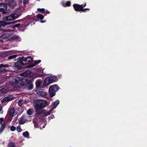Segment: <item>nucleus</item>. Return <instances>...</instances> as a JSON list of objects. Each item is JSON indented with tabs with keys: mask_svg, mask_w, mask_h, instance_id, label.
I'll return each instance as SVG.
<instances>
[{
	"mask_svg": "<svg viewBox=\"0 0 147 147\" xmlns=\"http://www.w3.org/2000/svg\"><path fill=\"white\" fill-rule=\"evenodd\" d=\"M32 60V59L30 57H23L20 59L18 61L16 62L13 68L15 71L20 70L23 67L24 64L28 63Z\"/></svg>",
	"mask_w": 147,
	"mask_h": 147,
	"instance_id": "f257e3e1",
	"label": "nucleus"
},
{
	"mask_svg": "<svg viewBox=\"0 0 147 147\" xmlns=\"http://www.w3.org/2000/svg\"><path fill=\"white\" fill-rule=\"evenodd\" d=\"M49 104V102H47L44 100H38L35 105L34 107L36 112L38 114H40L42 112V109Z\"/></svg>",
	"mask_w": 147,
	"mask_h": 147,
	"instance_id": "f03ea898",
	"label": "nucleus"
},
{
	"mask_svg": "<svg viewBox=\"0 0 147 147\" xmlns=\"http://www.w3.org/2000/svg\"><path fill=\"white\" fill-rule=\"evenodd\" d=\"M17 9L18 11V14L14 13L11 14L8 16L5 17L4 18L5 20L11 21L15 20L20 16L22 12L24 10V7L22 5L20 6L19 8H17Z\"/></svg>",
	"mask_w": 147,
	"mask_h": 147,
	"instance_id": "7ed1b4c3",
	"label": "nucleus"
},
{
	"mask_svg": "<svg viewBox=\"0 0 147 147\" xmlns=\"http://www.w3.org/2000/svg\"><path fill=\"white\" fill-rule=\"evenodd\" d=\"M10 84L14 87H19L20 85H24V80L22 77L18 78L12 79L9 82Z\"/></svg>",
	"mask_w": 147,
	"mask_h": 147,
	"instance_id": "20e7f679",
	"label": "nucleus"
},
{
	"mask_svg": "<svg viewBox=\"0 0 147 147\" xmlns=\"http://www.w3.org/2000/svg\"><path fill=\"white\" fill-rule=\"evenodd\" d=\"M43 70L40 69L38 70L36 73V74L35 75L33 73H32L30 70H28L24 72L22 74L24 76L29 77H31L32 78H34L36 77H41L43 75Z\"/></svg>",
	"mask_w": 147,
	"mask_h": 147,
	"instance_id": "39448f33",
	"label": "nucleus"
},
{
	"mask_svg": "<svg viewBox=\"0 0 147 147\" xmlns=\"http://www.w3.org/2000/svg\"><path fill=\"white\" fill-rule=\"evenodd\" d=\"M59 90L58 86L56 84L51 86L49 88V94L51 97H53L56 94V92Z\"/></svg>",
	"mask_w": 147,
	"mask_h": 147,
	"instance_id": "423d86ee",
	"label": "nucleus"
},
{
	"mask_svg": "<svg viewBox=\"0 0 147 147\" xmlns=\"http://www.w3.org/2000/svg\"><path fill=\"white\" fill-rule=\"evenodd\" d=\"M86 4H85L84 6H83V5H79L78 4H74L73 5L76 11H81L82 10V8L86 6Z\"/></svg>",
	"mask_w": 147,
	"mask_h": 147,
	"instance_id": "0eeeda50",
	"label": "nucleus"
},
{
	"mask_svg": "<svg viewBox=\"0 0 147 147\" xmlns=\"http://www.w3.org/2000/svg\"><path fill=\"white\" fill-rule=\"evenodd\" d=\"M7 8V6L5 4H0V12L1 11L4 13L6 10Z\"/></svg>",
	"mask_w": 147,
	"mask_h": 147,
	"instance_id": "6e6552de",
	"label": "nucleus"
},
{
	"mask_svg": "<svg viewBox=\"0 0 147 147\" xmlns=\"http://www.w3.org/2000/svg\"><path fill=\"white\" fill-rule=\"evenodd\" d=\"M8 6L11 8H13L16 6L17 4L16 1L14 0H10L8 3Z\"/></svg>",
	"mask_w": 147,
	"mask_h": 147,
	"instance_id": "1a4fd4ad",
	"label": "nucleus"
},
{
	"mask_svg": "<svg viewBox=\"0 0 147 147\" xmlns=\"http://www.w3.org/2000/svg\"><path fill=\"white\" fill-rule=\"evenodd\" d=\"M50 80L49 77L46 78L44 81L43 85L47 86L51 83L52 82Z\"/></svg>",
	"mask_w": 147,
	"mask_h": 147,
	"instance_id": "9d476101",
	"label": "nucleus"
},
{
	"mask_svg": "<svg viewBox=\"0 0 147 147\" xmlns=\"http://www.w3.org/2000/svg\"><path fill=\"white\" fill-rule=\"evenodd\" d=\"M59 103V100H56L55 101L52 102L51 106L52 108L53 109H55Z\"/></svg>",
	"mask_w": 147,
	"mask_h": 147,
	"instance_id": "9b49d317",
	"label": "nucleus"
},
{
	"mask_svg": "<svg viewBox=\"0 0 147 147\" xmlns=\"http://www.w3.org/2000/svg\"><path fill=\"white\" fill-rule=\"evenodd\" d=\"M17 114L13 108L11 109L9 111V116L12 117L15 115Z\"/></svg>",
	"mask_w": 147,
	"mask_h": 147,
	"instance_id": "f8f14e48",
	"label": "nucleus"
},
{
	"mask_svg": "<svg viewBox=\"0 0 147 147\" xmlns=\"http://www.w3.org/2000/svg\"><path fill=\"white\" fill-rule=\"evenodd\" d=\"M13 98V97L12 95L9 96L4 98L3 100L4 101L8 102L12 100Z\"/></svg>",
	"mask_w": 147,
	"mask_h": 147,
	"instance_id": "ddd939ff",
	"label": "nucleus"
},
{
	"mask_svg": "<svg viewBox=\"0 0 147 147\" xmlns=\"http://www.w3.org/2000/svg\"><path fill=\"white\" fill-rule=\"evenodd\" d=\"M15 23L14 22H9L8 23H6L5 22H0V29H3V28L6 25L10 24L11 23Z\"/></svg>",
	"mask_w": 147,
	"mask_h": 147,
	"instance_id": "4468645a",
	"label": "nucleus"
},
{
	"mask_svg": "<svg viewBox=\"0 0 147 147\" xmlns=\"http://www.w3.org/2000/svg\"><path fill=\"white\" fill-rule=\"evenodd\" d=\"M9 67V65H3V64H1L0 65V68H2L1 69H0V72H2L3 71L5 70V69L4 68H3L5 67Z\"/></svg>",
	"mask_w": 147,
	"mask_h": 147,
	"instance_id": "2eb2a0df",
	"label": "nucleus"
},
{
	"mask_svg": "<svg viewBox=\"0 0 147 147\" xmlns=\"http://www.w3.org/2000/svg\"><path fill=\"white\" fill-rule=\"evenodd\" d=\"M51 82L52 83L57 81L58 79L57 77L55 76L52 77H49Z\"/></svg>",
	"mask_w": 147,
	"mask_h": 147,
	"instance_id": "dca6fc26",
	"label": "nucleus"
},
{
	"mask_svg": "<svg viewBox=\"0 0 147 147\" xmlns=\"http://www.w3.org/2000/svg\"><path fill=\"white\" fill-rule=\"evenodd\" d=\"M42 81L40 80H37L36 82V86L37 87H39L41 85Z\"/></svg>",
	"mask_w": 147,
	"mask_h": 147,
	"instance_id": "f3484780",
	"label": "nucleus"
},
{
	"mask_svg": "<svg viewBox=\"0 0 147 147\" xmlns=\"http://www.w3.org/2000/svg\"><path fill=\"white\" fill-rule=\"evenodd\" d=\"M51 111H46L44 110L43 111L42 113H43L45 116H47L50 114Z\"/></svg>",
	"mask_w": 147,
	"mask_h": 147,
	"instance_id": "a211bd4d",
	"label": "nucleus"
},
{
	"mask_svg": "<svg viewBox=\"0 0 147 147\" xmlns=\"http://www.w3.org/2000/svg\"><path fill=\"white\" fill-rule=\"evenodd\" d=\"M7 92V91L5 89H2L0 90V96H2Z\"/></svg>",
	"mask_w": 147,
	"mask_h": 147,
	"instance_id": "6ab92c4d",
	"label": "nucleus"
},
{
	"mask_svg": "<svg viewBox=\"0 0 147 147\" xmlns=\"http://www.w3.org/2000/svg\"><path fill=\"white\" fill-rule=\"evenodd\" d=\"M5 126V123H3V124L1 125V126L0 128V134H1L4 130Z\"/></svg>",
	"mask_w": 147,
	"mask_h": 147,
	"instance_id": "aec40b11",
	"label": "nucleus"
},
{
	"mask_svg": "<svg viewBox=\"0 0 147 147\" xmlns=\"http://www.w3.org/2000/svg\"><path fill=\"white\" fill-rule=\"evenodd\" d=\"M25 120L24 118V117H22L20 119L19 123L20 124H23L25 123Z\"/></svg>",
	"mask_w": 147,
	"mask_h": 147,
	"instance_id": "412c9836",
	"label": "nucleus"
},
{
	"mask_svg": "<svg viewBox=\"0 0 147 147\" xmlns=\"http://www.w3.org/2000/svg\"><path fill=\"white\" fill-rule=\"evenodd\" d=\"M41 61L40 60H38L35 61L34 63L32 65H30L29 67H32L35 66V65H36L37 64H38Z\"/></svg>",
	"mask_w": 147,
	"mask_h": 147,
	"instance_id": "4be33fe9",
	"label": "nucleus"
},
{
	"mask_svg": "<svg viewBox=\"0 0 147 147\" xmlns=\"http://www.w3.org/2000/svg\"><path fill=\"white\" fill-rule=\"evenodd\" d=\"M39 94L43 96H45L47 94V92L43 90H41L39 91Z\"/></svg>",
	"mask_w": 147,
	"mask_h": 147,
	"instance_id": "5701e85b",
	"label": "nucleus"
},
{
	"mask_svg": "<svg viewBox=\"0 0 147 147\" xmlns=\"http://www.w3.org/2000/svg\"><path fill=\"white\" fill-rule=\"evenodd\" d=\"M23 136L25 138H27L29 136V133L27 131H26L23 133Z\"/></svg>",
	"mask_w": 147,
	"mask_h": 147,
	"instance_id": "b1692460",
	"label": "nucleus"
},
{
	"mask_svg": "<svg viewBox=\"0 0 147 147\" xmlns=\"http://www.w3.org/2000/svg\"><path fill=\"white\" fill-rule=\"evenodd\" d=\"M62 5L64 6H69L70 4V2H67L65 3L63 2L62 3Z\"/></svg>",
	"mask_w": 147,
	"mask_h": 147,
	"instance_id": "393cba45",
	"label": "nucleus"
},
{
	"mask_svg": "<svg viewBox=\"0 0 147 147\" xmlns=\"http://www.w3.org/2000/svg\"><path fill=\"white\" fill-rule=\"evenodd\" d=\"M33 110L32 109H29L27 111V114L28 115H31L33 113Z\"/></svg>",
	"mask_w": 147,
	"mask_h": 147,
	"instance_id": "a878e982",
	"label": "nucleus"
},
{
	"mask_svg": "<svg viewBox=\"0 0 147 147\" xmlns=\"http://www.w3.org/2000/svg\"><path fill=\"white\" fill-rule=\"evenodd\" d=\"M37 16L38 18L40 19L41 20H42L44 18V16L40 14H38L37 15Z\"/></svg>",
	"mask_w": 147,
	"mask_h": 147,
	"instance_id": "bb28decb",
	"label": "nucleus"
},
{
	"mask_svg": "<svg viewBox=\"0 0 147 147\" xmlns=\"http://www.w3.org/2000/svg\"><path fill=\"white\" fill-rule=\"evenodd\" d=\"M26 82L28 83H30L32 81V78H30V79H27L25 80Z\"/></svg>",
	"mask_w": 147,
	"mask_h": 147,
	"instance_id": "cd10ccee",
	"label": "nucleus"
},
{
	"mask_svg": "<svg viewBox=\"0 0 147 147\" xmlns=\"http://www.w3.org/2000/svg\"><path fill=\"white\" fill-rule=\"evenodd\" d=\"M17 56V55H13L11 56H9L8 58L9 59H11L15 58Z\"/></svg>",
	"mask_w": 147,
	"mask_h": 147,
	"instance_id": "c85d7f7f",
	"label": "nucleus"
},
{
	"mask_svg": "<svg viewBox=\"0 0 147 147\" xmlns=\"http://www.w3.org/2000/svg\"><path fill=\"white\" fill-rule=\"evenodd\" d=\"M8 146L9 147H16L15 146L14 143L12 142L10 143Z\"/></svg>",
	"mask_w": 147,
	"mask_h": 147,
	"instance_id": "c756f323",
	"label": "nucleus"
},
{
	"mask_svg": "<svg viewBox=\"0 0 147 147\" xmlns=\"http://www.w3.org/2000/svg\"><path fill=\"white\" fill-rule=\"evenodd\" d=\"M17 130L18 132H21L22 129H21L20 126H18L17 127Z\"/></svg>",
	"mask_w": 147,
	"mask_h": 147,
	"instance_id": "7c9ffc66",
	"label": "nucleus"
},
{
	"mask_svg": "<svg viewBox=\"0 0 147 147\" xmlns=\"http://www.w3.org/2000/svg\"><path fill=\"white\" fill-rule=\"evenodd\" d=\"M33 88V85L32 84H29L28 86V90H31Z\"/></svg>",
	"mask_w": 147,
	"mask_h": 147,
	"instance_id": "2f4dec72",
	"label": "nucleus"
},
{
	"mask_svg": "<svg viewBox=\"0 0 147 147\" xmlns=\"http://www.w3.org/2000/svg\"><path fill=\"white\" fill-rule=\"evenodd\" d=\"M20 24H17L11 27L13 29L15 28L18 27L20 26Z\"/></svg>",
	"mask_w": 147,
	"mask_h": 147,
	"instance_id": "473e14b6",
	"label": "nucleus"
},
{
	"mask_svg": "<svg viewBox=\"0 0 147 147\" xmlns=\"http://www.w3.org/2000/svg\"><path fill=\"white\" fill-rule=\"evenodd\" d=\"M4 118H0V123L1 124V125L3 124V123H4Z\"/></svg>",
	"mask_w": 147,
	"mask_h": 147,
	"instance_id": "72a5a7b5",
	"label": "nucleus"
},
{
	"mask_svg": "<svg viewBox=\"0 0 147 147\" xmlns=\"http://www.w3.org/2000/svg\"><path fill=\"white\" fill-rule=\"evenodd\" d=\"M16 129V127L13 126H11L10 127V130L12 131H14Z\"/></svg>",
	"mask_w": 147,
	"mask_h": 147,
	"instance_id": "f704fd0d",
	"label": "nucleus"
},
{
	"mask_svg": "<svg viewBox=\"0 0 147 147\" xmlns=\"http://www.w3.org/2000/svg\"><path fill=\"white\" fill-rule=\"evenodd\" d=\"M38 10L40 11V12H44L45 10L44 9L42 8V9H40V8H38Z\"/></svg>",
	"mask_w": 147,
	"mask_h": 147,
	"instance_id": "c9c22d12",
	"label": "nucleus"
},
{
	"mask_svg": "<svg viewBox=\"0 0 147 147\" xmlns=\"http://www.w3.org/2000/svg\"><path fill=\"white\" fill-rule=\"evenodd\" d=\"M28 0H24L23 1V4L24 5H26L28 4Z\"/></svg>",
	"mask_w": 147,
	"mask_h": 147,
	"instance_id": "e433bc0d",
	"label": "nucleus"
},
{
	"mask_svg": "<svg viewBox=\"0 0 147 147\" xmlns=\"http://www.w3.org/2000/svg\"><path fill=\"white\" fill-rule=\"evenodd\" d=\"M22 102V100H19L18 101V105L19 106H20L21 105V103Z\"/></svg>",
	"mask_w": 147,
	"mask_h": 147,
	"instance_id": "4c0bfd02",
	"label": "nucleus"
},
{
	"mask_svg": "<svg viewBox=\"0 0 147 147\" xmlns=\"http://www.w3.org/2000/svg\"><path fill=\"white\" fill-rule=\"evenodd\" d=\"M89 9H87V8H86V9H83L82 8V10H81V11H85L86 10H89Z\"/></svg>",
	"mask_w": 147,
	"mask_h": 147,
	"instance_id": "58836bf2",
	"label": "nucleus"
},
{
	"mask_svg": "<svg viewBox=\"0 0 147 147\" xmlns=\"http://www.w3.org/2000/svg\"><path fill=\"white\" fill-rule=\"evenodd\" d=\"M3 113V111H2V108L1 107H0V113L1 114Z\"/></svg>",
	"mask_w": 147,
	"mask_h": 147,
	"instance_id": "ea45409f",
	"label": "nucleus"
},
{
	"mask_svg": "<svg viewBox=\"0 0 147 147\" xmlns=\"http://www.w3.org/2000/svg\"><path fill=\"white\" fill-rule=\"evenodd\" d=\"M45 20H42V21H41V22L42 23H45Z\"/></svg>",
	"mask_w": 147,
	"mask_h": 147,
	"instance_id": "a19ab883",
	"label": "nucleus"
},
{
	"mask_svg": "<svg viewBox=\"0 0 147 147\" xmlns=\"http://www.w3.org/2000/svg\"><path fill=\"white\" fill-rule=\"evenodd\" d=\"M37 123H35L34 124V126L35 127H36V126H37Z\"/></svg>",
	"mask_w": 147,
	"mask_h": 147,
	"instance_id": "79ce46f5",
	"label": "nucleus"
},
{
	"mask_svg": "<svg viewBox=\"0 0 147 147\" xmlns=\"http://www.w3.org/2000/svg\"><path fill=\"white\" fill-rule=\"evenodd\" d=\"M46 12H47V13H49V11H46Z\"/></svg>",
	"mask_w": 147,
	"mask_h": 147,
	"instance_id": "37998d69",
	"label": "nucleus"
},
{
	"mask_svg": "<svg viewBox=\"0 0 147 147\" xmlns=\"http://www.w3.org/2000/svg\"><path fill=\"white\" fill-rule=\"evenodd\" d=\"M11 119H9V121L10 122L11 121Z\"/></svg>",
	"mask_w": 147,
	"mask_h": 147,
	"instance_id": "c03bdc74",
	"label": "nucleus"
}]
</instances>
